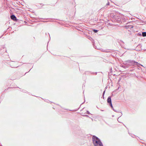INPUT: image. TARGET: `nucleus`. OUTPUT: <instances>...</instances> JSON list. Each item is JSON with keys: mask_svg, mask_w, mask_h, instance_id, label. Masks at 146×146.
Instances as JSON below:
<instances>
[{"mask_svg": "<svg viewBox=\"0 0 146 146\" xmlns=\"http://www.w3.org/2000/svg\"><path fill=\"white\" fill-rule=\"evenodd\" d=\"M142 36H146V32H143L142 33Z\"/></svg>", "mask_w": 146, "mask_h": 146, "instance_id": "4", "label": "nucleus"}, {"mask_svg": "<svg viewBox=\"0 0 146 146\" xmlns=\"http://www.w3.org/2000/svg\"><path fill=\"white\" fill-rule=\"evenodd\" d=\"M107 102L108 104H109L111 107V108H113V106L111 103V100L110 97H109L107 99Z\"/></svg>", "mask_w": 146, "mask_h": 146, "instance_id": "2", "label": "nucleus"}, {"mask_svg": "<svg viewBox=\"0 0 146 146\" xmlns=\"http://www.w3.org/2000/svg\"><path fill=\"white\" fill-rule=\"evenodd\" d=\"M11 18L13 20H15L16 19V17L14 15H11Z\"/></svg>", "mask_w": 146, "mask_h": 146, "instance_id": "3", "label": "nucleus"}, {"mask_svg": "<svg viewBox=\"0 0 146 146\" xmlns=\"http://www.w3.org/2000/svg\"><path fill=\"white\" fill-rule=\"evenodd\" d=\"M93 31L95 32V33H97L98 32V31L97 30H95V29H94L93 30Z\"/></svg>", "mask_w": 146, "mask_h": 146, "instance_id": "5", "label": "nucleus"}, {"mask_svg": "<svg viewBox=\"0 0 146 146\" xmlns=\"http://www.w3.org/2000/svg\"><path fill=\"white\" fill-rule=\"evenodd\" d=\"M93 143L94 146H103L102 143L99 139L95 136L92 137Z\"/></svg>", "mask_w": 146, "mask_h": 146, "instance_id": "1", "label": "nucleus"}]
</instances>
